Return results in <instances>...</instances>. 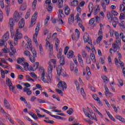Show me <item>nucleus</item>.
<instances>
[{
	"label": "nucleus",
	"instance_id": "obj_1",
	"mask_svg": "<svg viewBox=\"0 0 125 125\" xmlns=\"http://www.w3.org/2000/svg\"><path fill=\"white\" fill-rule=\"evenodd\" d=\"M62 51L63 49L60 48L59 53L57 54V58H58V59H60V65L57 67L56 70L58 76H61V75L62 77H66L65 71H64V69H62V67H61V66H64V65H65V57H64V55H62Z\"/></svg>",
	"mask_w": 125,
	"mask_h": 125
},
{
	"label": "nucleus",
	"instance_id": "obj_2",
	"mask_svg": "<svg viewBox=\"0 0 125 125\" xmlns=\"http://www.w3.org/2000/svg\"><path fill=\"white\" fill-rule=\"evenodd\" d=\"M49 65L48 68V76L46 77V78H44V76L45 75V73L44 70H43L42 75H41V79L42 82H44L45 83H51V77L52 76V71L53 70V66L52 65L50 64V62H48Z\"/></svg>",
	"mask_w": 125,
	"mask_h": 125
},
{
	"label": "nucleus",
	"instance_id": "obj_3",
	"mask_svg": "<svg viewBox=\"0 0 125 125\" xmlns=\"http://www.w3.org/2000/svg\"><path fill=\"white\" fill-rule=\"evenodd\" d=\"M25 49H30V51H31L33 56L30 55V52H29V51L26 50L24 52L25 56H28V58L30 61H31L32 63H35V62H36V58H37V51H36L35 48L32 47Z\"/></svg>",
	"mask_w": 125,
	"mask_h": 125
},
{
	"label": "nucleus",
	"instance_id": "obj_4",
	"mask_svg": "<svg viewBox=\"0 0 125 125\" xmlns=\"http://www.w3.org/2000/svg\"><path fill=\"white\" fill-rule=\"evenodd\" d=\"M41 25L38 24L35 28V34L33 35V42H35L36 46L38 47L39 46V43L38 42V35H39V32H40V28Z\"/></svg>",
	"mask_w": 125,
	"mask_h": 125
},
{
	"label": "nucleus",
	"instance_id": "obj_5",
	"mask_svg": "<svg viewBox=\"0 0 125 125\" xmlns=\"http://www.w3.org/2000/svg\"><path fill=\"white\" fill-rule=\"evenodd\" d=\"M9 39V32L7 31L5 34L2 36V40H0V46H3L5 44L7 41Z\"/></svg>",
	"mask_w": 125,
	"mask_h": 125
},
{
	"label": "nucleus",
	"instance_id": "obj_6",
	"mask_svg": "<svg viewBox=\"0 0 125 125\" xmlns=\"http://www.w3.org/2000/svg\"><path fill=\"white\" fill-rule=\"evenodd\" d=\"M12 42H13V41H9L8 42V43L10 45V48L12 51L9 52V55L10 56H13V58H15V56H14V54L16 53V49H15L13 45H12Z\"/></svg>",
	"mask_w": 125,
	"mask_h": 125
},
{
	"label": "nucleus",
	"instance_id": "obj_7",
	"mask_svg": "<svg viewBox=\"0 0 125 125\" xmlns=\"http://www.w3.org/2000/svg\"><path fill=\"white\" fill-rule=\"evenodd\" d=\"M6 84L9 87V90L10 91H12V92H13L15 94H16L17 92H16V91L15 90V87L14 86H12V83L11 82V80L9 79V78H8L6 80Z\"/></svg>",
	"mask_w": 125,
	"mask_h": 125
},
{
	"label": "nucleus",
	"instance_id": "obj_8",
	"mask_svg": "<svg viewBox=\"0 0 125 125\" xmlns=\"http://www.w3.org/2000/svg\"><path fill=\"white\" fill-rule=\"evenodd\" d=\"M24 39L27 42V43L24 46L25 48H31L32 47V40L28 36H25Z\"/></svg>",
	"mask_w": 125,
	"mask_h": 125
},
{
	"label": "nucleus",
	"instance_id": "obj_9",
	"mask_svg": "<svg viewBox=\"0 0 125 125\" xmlns=\"http://www.w3.org/2000/svg\"><path fill=\"white\" fill-rule=\"evenodd\" d=\"M75 34H73L71 35V38L73 41H78V40H79V39L80 38V31H79V29H76L75 30Z\"/></svg>",
	"mask_w": 125,
	"mask_h": 125
},
{
	"label": "nucleus",
	"instance_id": "obj_10",
	"mask_svg": "<svg viewBox=\"0 0 125 125\" xmlns=\"http://www.w3.org/2000/svg\"><path fill=\"white\" fill-rule=\"evenodd\" d=\"M58 87L62 90H63L64 88L66 89H67V84H66V83L64 81H61L58 84Z\"/></svg>",
	"mask_w": 125,
	"mask_h": 125
},
{
	"label": "nucleus",
	"instance_id": "obj_11",
	"mask_svg": "<svg viewBox=\"0 0 125 125\" xmlns=\"http://www.w3.org/2000/svg\"><path fill=\"white\" fill-rule=\"evenodd\" d=\"M83 41L85 43H86V42H88V44H91L92 43L91 39H89V35L87 33L84 35Z\"/></svg>",
	"mask_w": 125,
	"mask_h": 125
},
{
	"label": "nucleus",
	"instance_id": "obj_12",
	"mask_svg": "<svg viewBox=\"0 0 125 125\" xmlns=\"http://www.w3.org/2000/svg\"><path fill=\"white\" fill-rule=\"evenodd\" d=\"M45 3L46 4H48L47 6H46V9L48 10L49 12H50V11H52V9L53 7L50 5L51 4V0H46L45 1Z\"/></svg>",
	"mask_w": 125,
	"mask_h": 125
},
{
	"label": "nucleus",
	"instance_id": "obj_13",
	"mask_svg": "<svg viewBox=\"0 0 125 125\" xmlns=\"http://www.w3.org/2000/svg\"><path fill=\"white\" fill-rule=\"evenodd\" d=\"M38 17V12H35L34 14L32 16L31 18V23L32 26H34L36 24V21L37 20V18Z\"/></svg>",
	"mask_w": 125,
	"mask_h": 125
},
{
	"label": "nucleus",
	"instance_id": "obj_14",
	"mask_svg": "<svg viewBox=\"0 0 125 125\" xmlns=\"http://www.w3.org/2000/svg\"><path fill=\"white\" fill-rule=\"evenodd\" d=\"M109 3H110V0H103L102 1L101 5L104 11H106V4L108 5Z\"/></svg>",
	"mask_w": 125,
	"mask_h": 125
},
{
	"label": "nucleus",
	"instance_id": "obj_15",
	"mask_svg": "<svg viewBox=\"0 0 125 125\" xmlns=\"http://www.w3.org/2000/svg\"><path fill=\"white\" fill-rule=\"evenodd\" d=\"M89 11L90 14L87 15L88 17H90L91 16V13L93 12V8H94V6H93V4L91 2H90L88 5Z\"/></svg>",
	"mask_w": 125,
	"mask_h": 125
},
{
	"label": "nucleus",
	"instance_id": "obj_16",
	"mask_svg": "<svg viewBox=\"0 0 125 125\" xmlns=\"http://www.w3.org/2000/svg\"><path fill=\"white\" fill-rule=\"evenodd\" d=\"M122 43L120 42V44H119V43H114L112 45V47L113 48V51L114 52H116L119 48H120V46H121V44Z\"/></svg>",
	"mask_w": 125,
	"mask_h": 125
},
{
	"label": "nucleus",
	"instance_id": "obj_17",
	"mask_svg": "<svg viewBox=\"0 0 125 125\" xmlns=\"http://www.w3.org/2000/svg\"><path fill=\"white\" fill-rule=\"evenodd\" d=\"M114 35L116 37V42L119 44H121V37H120V34L118 32H114Z\"/></svg>",
	"mask_w": 125,
	"mask_h": 125
},
{
	"label": "nucleus",
	"instance_id": "obj_18",
	"mask_svg": "<svg viewBox=\"0 0 125 125\" xmlns=\"http://www.w3.org/2000/svg\"><path fill=\"white\" fill-rule=\"evenodd\" d=\"M83 111L86 117L89 118V119H90V120H93L94 117H93L92 116L90 115V114L88 113V112H87V110L85 109V108H83Z\"/></svg>",
	"mask_w": 125,
	"mask_h": 125
},
{
	"label": "nucleus",
	"instance_id": "obj_19",
	"mask_svg": "<svg viewBox=\"0 0 125 125\" xmlns=\"http://www.w3.org/2000/svg\"><path fill=\"white\" fill-rule=\"evenodd\" d=\"M15 24V22L13 20V18H11L9 20V25L10 26L11 31V30H13V27Z\"/></svg>",
	"mask_w": 125,
	"mask_h": 125
},
{
	"label": "nucleus",
	"instance_id": "obj_20",
	"mask_svg": "<svg viewBox=\"0 0 125 125\" xmlns=\"http://www.w3.org/2000/svg\"><path fill=\"white\" fill-rule=\"evenodd\" d=\"M74 54V51L72 50L69 51L67 55V58H69V59L76 58V57H75V55Z\"/></svg>",
	"mask_w": 125,
	"mask_h": 125
},
{
	"label": "nucleus",
	"instance_id": "obj_21",
	"mask_svg": "<svg viewBox=\"0 0 125 125\" xmlns=\"http://www.w3.org/2000/svg\"><path fill=\"white\" fill-rule=\"evenodd\" d=\"M23 92H25L28 96H31L32 91L30 88H23Z\"/></svg>",
	"mask_w": 125,
	"mask_h": 125
},
{
	"label": "nucleus",
	"instance_id": "obj_22",
	"mask_svg": "<svg viewBox=\"0 0 125 125\" xmlns=\"http://www.w3.org/2000/svg\"><path fill=\"white\" fill-rule=\"evenodd\" d=\"M78 57V61L80 64V66L82 67H83L84 66L83 60V58H82V55L79 54Z\"/></svg>",
	"mask_w": 125,
	"mask_h": 125
},
{
	"label": "nucleus",
	"instance_id": "obj_23",
	"mask_svg": "<svg viewBox=\"0 0 125 125\" xmlns=\"http://www.w3.org/2000/svg\"><path fill=\"white\" fill-rule=\"evenodd\" d=\"M4 105H5V108L8 110H11V108H10V104L6 99H4Z\"/></svg>",
	"mask_w": 125,
	"mask_h": 125
},
{
	"label": "nucleus",
	"instance_id": "obj_24",
	"mask_svg": "<svg viewBox=\"0 0 125 125\" xmlns=\"http://www.w3.org/2000/svg\"><path fill=\"white\" fill-rule=\"evenodd\" d=\"M25 26V21L22 18L19 22V27L20 29H22Z\"/></svg>",
	"mask_w": 125,
	"mask_h": 125
},
{
	"label": "nucleus",
	"instance_id": "obj_25",
	"mask_svg": "<svg viewBox=\"0 0 125 125\" xmlns=\"http://www.w3.org/2000/svg\"><path fill=\"white\" fill-rule=\"evenodd\" d=\"M19 19H20V18H19V14H18L17 11H16L14 14V20L15 21L17 22L19 21Z\"/></svg>",
	"mask_w": 125,
	"mask_h": 125
},
{
	"label": "nucleus",
	"instance_id": "obj_26",
	"mask_svg": "<svg viewBox=\"0 0 125 125\" xmlns=\"http://www.w3.org/2000/svg\"><path fill=\"white\" fill-rule=\"evenodd\" d=\"M93 98L95 100V101H97V103H98L99 105H102V102L100 101V98H98L96 94L93 95Z\"/></svg>",
	"mask_w": 125,
	"mask_h": 125
},
{
	"label": "nucleus",
	"instance_id": "obj_27",
	"mask_svg": "<svg viewBox=\"0 0 125 125\" xmlns=\"http://www.w3.org/2000/svg\"><path fill=\"white\" fill-rule=\"evenodd\" d=\"M60 43V41H59V39H57L55 42V44L56 45V51H58L59 50V44Z\"/></svg>",
	"mask_w": 125,
	"mask_h": 125
},
{
	"label": "nucleus",
	"instance_id": "obj_28",
	"mask_svg": "<svg viewBox=\"0 0 125 125\" xmlns=\"http://www.w3.org/2000/svg\"><path fill=\"white\" fill-rule=\"evenodd\" d=\"M18 64H22L23 65L25 63V59L23 57L19 58L17 60Z\"/></svg>",
	"mask_w": 125,
	"mask_h": 125
},
{
	"label": "nucleus",
	"instance_id": "obj_29",
	"mask_svg": "<svg viewBox=\"0 0 125 125\" xmlns=\"http://www.w3.org/2000/svg\"><path fill=\"white\" fill-rule=\"evenodd\" d=\"M15 36L16 38H18L19 39H22V34L19 33V29H17L16 31V34L15 35Z\"/></svg>",
	"mask_w": 125,
	"mask_h": 125
},
{
	"label": "nucleus",
	"instance_id": "obj_30",
	"mask_svg": "<svg viewBox=\"0 0 125 125\" xmlns=\"http://www.w3.org/2000/svg\"><path fill=\"white\" fill-rule=\"evenodd\" d=\"M81 94L83 96V99H86V95L85 94V93L84 92V89H83V88H81Z\"/></svg>",
	"mask_w": 125,
	"mask_h": 125
},
{
	"label": "nucleus",
	"instance_id": "obj_31",
	"mask_svg": "<svg viewBox=\"0 0 125 125\" xmlns=\"http://www.w3.org/2000/svg\"><path fill=\"white\" fill-rule=\"evenodd\" d=\"M71 10H70V8L68 6L65 7L64 8V14L65 15H69L70 14V12Z\"/></svg>",
	"mask_w": 125,
	"mask_h": 125
},
{
	"label": "nucleus",
	"instance_id": "obj_32",
	"mask_svg": "<svg viewBox=\"0 0 125 125\" xmlns=\"http://www.w3.org/2000/svg\"><path fill=\"white\" fill-rule=\"evenodd\" d=\"M102 79L103 80L104 83H109V79L106 76H102Z\"/></svg>",
	"mask_w": 125,
	"mask_h": 125
},
{
	"label": "nucleus",
	"instance_id": "obj_33",
	"mask_svg": "<svg viewBox=\"0 0 125 125\" xmlns=\"http://www.w3.org/2000/svg\"><path fill=\"white\" fill-rule=\"evenodd\" d=\"M74 19H75V16H74V14L70 15V17L68 19L69 24H71L72 22L74 21Z\"/></svg>",
	"mask_w": 125,
	"mask_h": 125
},
{
	"label": "nucleus",
	"instance_id": "obj_34",
	"mask_svg": "<svg viewBox=\"0 0 125 125\" xmlns=\"http://www.w3.org/2000/svg\"><path fill=\"white\" fill-rule=\"evenodd\" d=\"M5 10L7 16H9V12H10V7H9V5H7L5 7Z\"/></svg>",
	"mask_w": 125,
	"mask_h": 125
},
{
	"label": "nucleus",
	"instance_id": "obj_35",
	"mask_svg": "<svg viewBox=\"0 0 125 125\" xmlns=\"http://www.w3.org/2000/svg\"><path fill=\"white\" fill-rule=\"evenodd\" d=\"M90 58L94 63H95L96 62V59H95V55L93 53H91L90 54Z\"/></svg>",
	"mask_w": 125,
	"mask_h": 125
},
{
	"label": "nucleus",
	"instance_id": "obj_36",
	"mask_svg": "<svg viewBox=\"0 0 125 125\" xmlns=\"http://www.w3.org/2000/svg\"><path fill=\"white\" fill-rule=\"evenodd\" d=\"M104 89L105 90L104 94L106 96H107V95H109V94H111V92L109 91V89H108V87H107V86H104Z\"/></svg>",
	"mask_w": 125,
	"mask_h": 125
},
{
	"label": "nucleus",
	"instance_id": "obj_37",
	"mask_svg": "<svg viewBox=\"0 0 125 125\" xmlns=\"http://www.w3.org/2000/svg\"><path fill=\"white\" fill-rule=\"evenodd\" d=\"M82 57L85 59L86 58V56H87V53H86V51L84 50H83L82 52Z\"/></svg>",
	"mask_w": 125,
	"mask_h": 125
},
{
	"label": "nucleus",
	"instance_id": "obj_38",
	"mask_svg": "<svg viewBox=\"0 0 125 125\" xmlns=\"http://www.w3.org/2000/svg\"><path fill=\"white\" fill-rule=\"evenodd\" d=\"M52 118H54L55 119H56L57 120H64V117L59 116L58 115H51Z\"/></svg>",
	"mask_w": 125,
	"mask_h": 125
},
{
	"label": "nucleus",
	"instance_id": "obj_39",
	"mask_svg": "<svg viewBox=\"0 0 125 125\" xmlns=\"http://www.w3.org/2000/svg\"><path fill=\"white\" fill-rule=\"evenodd\" d=\"M39 65H40V63L39 62H36L33 64V66L32 67L33 69H34V70L36 71L37 69L39 68Z\"/></svg>",
	"mask_w": 125,
	"mask_h": 125
},
{
	"label": "nucleus",
	"instance_id": "obj_40",
	"mask_svg": "<svg viewBox=\"0 0 125 125\" xmlns=\"http://www.w3.org/2000/svg\"><path fill=\"white\" fill-rule=\"evenodd\" d=\"M37 3H38V0H34L32 3V8L33 10L36 9V7L37 6Z\"/></svg>",
	"mask_w": 125,
	"mask_h": 125
},
{
	"label": "nucleus",
	"instance_id": "obj_41",
	"mask_svg": "<svg viewBox=\"0 0 125 125\" xmlns=\"http://www.w3.org/2000/svg\"><path fill=\"white\" fill-rule=\"evenodd\" d=\"M107 18H108V20L112 21V18H113V14L110 12L107 13Z\"/></svg>",
	"mask_w": 125,
	"mask_h": 125
},
{
	"label": "nucleus",
	"instance_id": "obj_42",
	"mask_svg": "<svg viewBox=\"0 0 125 125\" xmlns=\"http://www.w3.org/2000/svg\"><path fill=\"white\" fill-rule=\"evenodd\" d=\"M26 79L27 82H31V81H32L33 83H35V80L32 79L31 77L29 76V75L26 76Z\"/></svg>",
	"mask_w": 125,
	"mask_h": 125
},
{
	"label": "nucleus",
	"instance_id": "obj_43",
	"mask_svg": "<svg viewBox=\"0 0 125 125\" xmlns=\"http://www.w3.org/2000/svg\"><path fill=\"white\" fill-rule=\"evenodd\" d=\"M22 65H23L24 69L25 71H28V68H29V63H28V62H24Z\"/></svg>",
	"mask_w": 125,
	"mask_h": 125
},
{
	"label": "nucleus",
	"instance_id": "obj_44",
	"mask_svg": "<svg viewBox=\"0 0 125 125\" xmlns=\"http://www.w3.org/2000/svg\"><path fill=\"white\" fill-rule=\"evenodd\" d=\"M1 73V78L2 79H5V73L4 72V70L3 69H1L0 70Z\"/></svg>",
	"mask_w": 125,
	"mask_h": 125
},
{
	"label": "nucleus",
	"instance_id": "obj_45",
	"mask_svg": "<svg viewBox=\"0 0 125 125\" xmlns=\"http://www.w3.org/2000/svg\"><path fill=\"white\" fill-rule=\"evenodd\" d=\"M58 5L59 8H62L63 7V0H58Z\"/></svg>",
	"mask_w": 125,
	"mask_h": 125
},
{
	"label": "nucleus",
	"instance_id": "obj_46",
	"mask_svg": "<svg viewBox=\"0 0 125 125\" xmlns=\"http://www.w3.org/2000/svg\"><path fill=\"white\" fill-rule=\"evenodd\" d=\"M49 54H50V55H52V53L53 52V45H49Z\"/></svg>",
	"mask_w": 125,
	"mask_h": 125
},
{
	"label": "nucleus",
	"instance_id": "obj_47",
	"mask_svg": "<svg viewBox=\"0 0 125 125\" xmlns=\"http://www.w3.org/2000/svg\"><path fill=\"white\" fill-rule=\"evenodd\" d=\"M103 39V36H101L100 37H99L97 39V41H96V42L97 43H100V42H101V41H102Z\"/></svg>",
	"mask_w": 125,
	"mask_h": 125
},
{
	"label": "nucleus",
	"instance_id": "obj_48",
	"mask_svg": "<svg viewBox=\"0 0 125 125\" xmlns=\"http://www.w3.org/2000/svg\"><path fill=\"white\" fill-rule=\"evenodd\" d=\"M6 117L7 120H8V121H10V123H11L12 125H14V122H13V120L11 119V118H10V116H9V115H6Z\"/></svg>",
	"mask_w": 125,
	"mask_h": 125
},
{
	"label": "nucleus",
	"instance_id": "obj_49",
	"mask_svg": "<svg viewBox=\"0 0 125 125\" xmlns=\"http://www.w3.org/2000/svg\"><path fill=\"white\" fill-rule=\"evenodd\" d=\"M30 15H31V11L30 10H28L25 15V19H28L30 17Z\"/></svg>",
	"mask_w": 125,
	"mask_h": 125
},
{
	"label": "nucleus",
	"instance_id": "obj_50",
	"mask_svg": "<svg viewBox=\"0 0 125 125\" xmlns=\"http://www.w3.org/2000/svg\"><path fill=\"white\" fill-rule=\"evenodd\" d=\"M120 39H122V40L123 42H125V36H124L123 33H120Z\"/></svg>",
	"mask_w": 125,
	"mask_h": 125
},
{
	"label": "nucleus",
	"instance_id": "obj_51",
	"mask_svg": "<svg viewBox=\"0 0 125 125\" xmlns=\"http://www.w3.org/2000/svg\"><path fill=\"white\" fill-rule=\"evenodd\" d=\"M86 71L87 72V76H89L91 75V72H90V69L89 68V67L88 66L86 67Z\"/></svg>",
	"mask_w": 125,
	"mask_h": 125
},
{
	"label": "nucleus",
	"instance_id": "obj_52",
	"mask_svg": "<svg viewBox=\"0 0 125 125\" xmlns=\"http://www.w3.org/2000/svg\"><path fill=\"white\" fill-rule=\"evenodd\" d=\"M42 111H43V112H44V113H46V114H48V115H50V116H54L53 115L51 114V112H50V111H48V110L45 109L44 108H42Z\"/></svg>",
	"mask_w": 125,
	"mask_h": 125
},
{
	"label": "nucleus",
	"instance_id": "obj_53",
	"mask_svg": "<svg viewBox=\"0 0 125 125\" xmlns=\"http://www.w3.org/2000/svg\"><path fill=\"white\" fill-rule=\"evenodd\" d=\"M79 2L77 0H74L73 2H71L72 6H77V5L78 4Z\"/></svg>",
	"mask_w": 125,
	"mask_h": 125
},
{
	"label": "nucleus",
	"instance_id": "obj_54",
	"mask_svg": "<svg viewBox=\"0 0 125 125\" xmlns=\"http://www.w3.org/2000/svg\"><path fill=\"white\" fill-rule=\"evenodd\" d=\"M120 20H125V14L123 13H120V16L119 17Z\"/></svg>",
	"mask_w": 125,
	"mask_h": 125
},
{
	"label": "nucleus",
	"instance_id": "obj_55",
	"mask_svg": "<svg viewBox=\"0 0 125 125\" xmlns=\"http://www.w3.org/2000/svg\"><path fill=\"white\" fill-rule=\"evenodd\" d=\"M43 122H44L45 123H47V124H51V125H53L54 124V121L50 120H43Z\"/></svg>",
	"mask_w": 125,
	"mask_h": 125
},
{
	"label": "nucleus",
	"instance_id": "obj_56",
	"mask_svg": "<svg viewBox=\"0 0 125 125\" xmlns=\"http://www.w3.org/2000/svg\"><path fill=\"white\" fill-rule=\"evenodd\" d=\"M56 91L58 93V94H60L61 95V96H63V92L62 90L59 89H56Z\"/></svg>",
	"mask_w": 125,
	"mask_h": 125
},
{
	"label": "nucleus",
	"instance_id": "obj_57",
	"mask_svg": "<svg viewBox=\"0 0 125 125\" xmlns=\"http://www.w3.org/2000/svg\"><path fill=\"white\" fill-rule=\"evenodd\" d=\"M2 20H3V15L2 14V11L0 9V22H2Z\"/></svg>",
	"mask_w": 125,
	"mask_h": 125
},
{
	"label": "nucleus",
	"instance_id": "obj_58",
	"mask_svg": "<svg viewBox=\"0 0 125 125\" xmlns=\"http://www.w3.org/2000/svg\"><path fill=\"white\" fill-rule=\"evenodd\" d=\"M18 40H19V39L16 37V36L14 37V42L15 45H17V44H18Z\"/></svg>",
	"mask_w": 125,
	"mask_h": 125
},
{
	"label": "nucleus",
	"instance_id": "obj_59",
	"mask_svg": "<svg viewBox=\"0 0 125 125\" xmlns=\"http://www.w3.org/2000/svg\"><path fill=\"white\" fill-rule=\"evenodd\" d=\"M0 6L1 7V8H4V0H0Z\"/></svg>",
	"mask_w": 125,
	"mask_h": 125
},
{
	"label": "nucleus",
	"instance_id": "obj_60",
	"mask_svg": "<svg viewBox=\"0 0 125 125\" xmlns=\"http://www.w3.org/2000/svg\"><path fill=\"white\" fill-rule=\"evenodd\" d=\"M73 112H74V110H73L72 108H70L68 111H67V113L68 115H72L73 114Z\"/></svg>",
	"mask_w": 125,
	"mask_h": 125
},
{
	"label": "nucleus",
	"instance_id": "obj_61",
	"mask_svg": "<svg viewBox=\"0 0 125 125\" xmlns=\"http://www.w3.org/2000/svg\"><path fill=\"white\" fill-rule=\"evenodd\" d=\"M124 22H125L124 21H122L121 23H120L119 24V26L120 29H125V25H124V23H123Z\"/></svg>",
	"mask_w": 125,
	"mask_h": 125
},
{
	"label": "nucleus",
	"instance_id": "obj_62",
	"mask_svg": "<svg viewBox=\"0 0 125 125\" xmlns=\"http://www.w3.org/2000/svg\"><path fill=\"white\" fill-rule=\"evenodd\" d=\"M59 13L60 14V16L61 17V18H63V17L65 16V15L63 14V11L62 10H60L59 11Z\"/></svg>",
	"mask_w": 125,
	"mask_h": 125
},
{
	"label": "nucleus",
	"instance_id": "obj_63",
	"mask_svg": "<svg viewBox=\"0 0 125 125\" xmlns=\"http://www.w3.org/2000/svg\"><path fill=\"white\" fill-rule=\"evenodd\" d=\"M94 22H95V19L93 18L89 20V24L90 25H92L94 23Z\"/></svg>",
	"mask_w": 125,
	"mask_h": 125
},
{
	"label": "nucleus",
	"instance_id": "obj_64",
	"mask_svg": "<svg viewBox=\"0 0 125 125\" xmlns=\"http://www.w3.org/2000/svg\"><path fill=\"white\" fill-rule=\"evenodd\" d=\"M29 75L32 77V78H34V79H37L38 77L37 76V75L35 74L34 73L31 72L29 73Z\"/></svg>",
	"mask_w": 125,
	"mask_h": 125
}]
</instances>
